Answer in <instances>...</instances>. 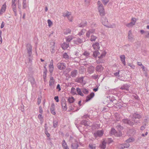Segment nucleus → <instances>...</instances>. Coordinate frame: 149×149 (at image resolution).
I'll use <instances>...</instances> for the list:
<instances>
[{"label":"nucleus","mask_w":149,"mask_h":149,"mask_svg":"<svg viewBox=\"0 0 149 149\" xmlns=\"http://www.w3.org/2000/svg\"><path fill=\"white\" fill-rule=\"evenodd\" d=\"M102 23L105 26L109 28H113L115 26V24L110 22L106 17H103L101 19Z\"/></svg>","instance_id":"f257e3e1"},{"label":"nucleus","mask_w":149,"mask_h":149,"mask_svg":"<svg viewBox=\"0 0 149 149\" xmlns=\"http://www.w3.org/2000/svg\"><path fill=\"white\" fill-rule=\"evenodd\" d=\"M107 53V52L104 50L101 51L100 52L97 50L93 52V56L95 57H97L99 59H102L105 56Z\"/></svg>","instance_id":"f03ea898"},{"label":"nucleus","mask_w":149,"mask_h":149,"mask_svg":"<svg viewBox=\"0 0 149 149\" xmlns=\"http://www.w3.org/2000/svg\"><path fill=\"white\" fill-rule=\"evenodd\" d=\"M97 4L98 5V10L100 15V16L104 15L105 14V10L103 5L100 1H98L97 2Z\"/></svg>","instance_id":"7ed1b4c3"},{"label":"nucleus","mask_w":149,"mask_h":149,"mask_svg":"<svg viewBox=\"0 0 149 149\" xmlns=\"http://www.w3.org/2000/svg\"><path fill=\"white\" fill-rule=\"evenodd\" d=\"M136 21V18L132 17L131 19V22L130 23L126 24L125 25L126 26L128 27H132L135 25Z\"/></svg>","instance_id":"20e7f679"},{"label":"nucleus","mask_w":149,"mask_h":149,"mask_svg":"<svg viewBox=\"0 0 149 149\" xmlns=\"http://www.w3.org/2000/svg\"><path fill=\"white\" fill-rule=\"evenodd\" d=\"M110 133L111 134L114 135L117 137H120L122 135V133L120 132H119L117 133L115 130L113 128H112L111 129Z\"/></svg>","instance_id":"39448f33"},{"label":"nucleus","mask_w":149,"mask_h":149,"mask_svg":"<svg viewBox=\"0 0 149 149\" xmlns=\"http://www.w3.org/2000/svg\"><path fill=\"white\" fill-rule=\"evenodd\" d=\"M103 134V131L102 130L97 131L94 133V135L96 137L98 136H101Z\"/></svg>","instance_id":"423d86ee"},{"label":"nucleus","mask_w":149,"mask_h":149,"mask_svg":"<svg viewBox=\"0 0 149 149\" xmlns=\"http://www.w3.org/2000/svg\"><path fill=\"white\" fill-rule=\"evenodd\" d=\"M6 8V3L2 5L0 10V15L5 12Z\"/></svg>","instance_id":"0eeeda50"},{"label":"nucleus","mask_w":149,"mask_h":149,"mask_svg":"<svg viewBox=\"0 0 149 149\" xmlns=\"http://www.w3.org/2000/svg\"><path fill=\"white\" fill-rule=\"evenodd\" d=\"M16 1V0H12V7L15 13H16L17 12L16 3H15Z\"/></svg>","instance_id":"6e6552de"},{"label":"nucleus","mask_w":149,"mask_h":149,"mask_svg":"<svg viewBox=\"0 0 149 149\" xmlns=\"http://www.w3.org/2000/svg\"><path fill=\"white\" fill-rule=\"evenodd\" d=\"M55 105L54 103L52 104L50 108V111L51 113L53 115H55L56 113L55 111Z\"/></svg>","instance_id":"1a4fd4ad"},{"label":"nucleus","mask_w":149,"mask_h":149,"mask_svg":"<svg viewBox=\"0 0 149 149\" xmlns=\"http://www.w3.org/2000/svg\"><path fill=\"white\" fill-rule=\"evenodd\" d=\"M57 67L58 69L62 70L65 68L66 65L63 63H59L57 64Z\"/></svg>","instance_id":"9d476101"},{"label":"nucleus","mask_w":149,"mask_h":149,"mask_svg":"<svg viewBox=\"0 0 149 149\" xmlns=\"http://www.w3.org/2000/svg\"><path fill=\"white\" fill-rule=\"evenodd\" d=\"M92 47L95 50L99 49L100 47L99 44L97 42L94 43L92 45Z\"/></svg>","instance_id":"9b49d317"},{"label":"nucleus","mask_w":149,"mask_h":149,"mask_svg":"<svg viewBox=\"0 0 149 149\" xmlns=\"http://www.w3.org/2000/svg\"><path fill=\"white\" fill-rule=\"evenodd\" d=\"M123 122L124 123H127L131 126H132L134 124V122L128 120L127 119H124L123 120Z\"/></svg>","instance_id":"f8f14e48"},{"label":"nucleus","mask_w":149,"mask_h":149,"mask_svg":"<svg viewBox=\"0 0 149 149\" xmlns=\"http://www.w3.org/2000/svg\"><path fill=\"white\" fill-rule=\"evenodd\" d=\"M27 52L28 55L30 56L32 54V46L30 45L27 46Z\"/></svg>","instance_id":"ddd939ff"},{"label":"nucleus","mask_w":149,"mask_h":149,"mask_svg":"<svg viewBox=\"0 0 149 149\" xmlns=\"http://www.w3.org/2000/svg\"><path fill=\"white\" fill-rule=\"evenodd\" d=\"M85 40L84 38H82L80 39V38H78L77 40H74V43L76 44H78L79 43H81L84 41H85Z\"/></svg>","instance_id":"4468645a"},{"label":"nucleus","mask_w":149,"mask_h":149,"mask_svg":"<svg viewBox=\"0 0 149 149\" xmlns=\"http://www.w3.org/2000/svg\"><path fill=\"white\" fill-rule=\"evenodd\" d=\"M130 86L127 84H124L120 88V89L122 90H126L128 91L129 90Z\"/></svg>","instance_id":"2eb2a0df"},{"label":"nucleus","mask_w":149,"mask_h":149,"mask_svg":"<svg viewBox=\"0 0 149 149\" xmlns=\"http://www.w3.org/2000/svg\"><path fill=\"white\" fill-rule=\"evenodd\" d=\"M120 58L123 64L124 65H125L126 63L125 61V56L124 55H122L120 56Z\"/></svg>","instance_id":"dca6fc26"},{"label":"nucleus","mask_w":149,"mask_h":149,"mask_svg":"<svg viewBox=\"0 0 149 149\" xmlns=\"http://www.w3.org/2000/svg\"><path fill=\"white\" fill-rule=\"evenodd\" d=\"M49 71L51 73H52L54 70V66H53V62L52 60L51 61L49 65Z\"/></svg>","instance_id":"f3484780"},{"label":"nucleus","mask_w":149,"mask_h":149,"mask_svg":"<svg viewBox=\"0 0 149 149\" xmlns=\"http://www.w3.org/2000/svg\"><path fill=\"white\" fill-rule=\"evenodd\" d=\"M95 31V29H90L86 33V36L89 38L90 37V35L91 34H92L94 33Z\"/></svg>","instance_id":"a211bd4d"},{"label":"nucleus","mask_w":149,"mask_h":149,"mask_svg":"<svg viewBox=\"0 0 149 149\" xmlns=\"http://www.w3.org/2000/svg\"><path fill=\"white\" fill-rule=\"evenodd\" d=\"M94 93H92L91 94L88 95L86 98V101L88 102L90 100L91 98H92L94 96Z\"/></svg>","instance_id":"6ab92c4d"},{"label":"nucleus","mask_w":149,"mask_h":149,"mask_svg":"<svg viewBox=\"0 0 149 149\" xmlns=\"http://www.w3.org/2000/svg\"><path fill=\"white\" fill-rule=\"evenodd\" d=\"M78 146V142L77 141H75L72 145V147L73 149H77Z\"/></svg>","instance_id":"aec40b11"},{"label":"nucleus","mask_w":149,"mask_h":149,"mask_svg":"<svg viewBox=\"0 0 149 149\" xmlns=\"http://www.w3.org/2000/svg\"><path fill=\"white\" fill-rule=\"evenodd\" d=\"M54 78L52 77H51L49 81V86H52L54 85Z\"/></svg>","instance_id":"412c9836"},{"label":"nucleus","mask_w":149,"mask_h":149,"mask_svg":"<svg viewBox=\"0 0 149 149\" xmlns=\"http://www.w3.org/2000/svg\"><path fill=\"white\" fill-rule=\"evenodd\" d=\"M130 144L129 143H125L121 144L120 146V148L121 149L128 148L130 146Z\"/></svg>","instance_id":"4be33fe9"},{"label":"nucleus","mask_w":149,"mask_h":149,"mask_svg":"<svg viewBox=\"0 0 149 149\" xmlns=\"http://www.w3.org/2000/svg\"><path fill=\"white\" fill-rule=\"evenodd\" d=\"M96 70L98 72H100L102 71L103 70V68L101 65H97L96 68Z\"/></svg>","instance_id":"5701e85b"},{"label":"nucleus","mask_w":149,"mask_h":149,"mask_svg":"<svg viewBox=\"0 0 149 149\" xmlns=\"http://www.w3.org/2000/svg\"><path fill=\"white\" fill-rule=\"evenodd\" d=\"M69 47V44L66 43H64L62 44L61 45L62 48L64 49H67V48Z\"/></svg>","instance_id":"b1692460"},{"label":"nucleus","mask_w":149,"mask_h":149,"mask_svg":"<svg viewBox=\"0 0 149 149\" xmlns=\"http://www.w3.org/2000/svg\"><path fill=\"white\" fill-rule=\"evenodd\" d=\"M128 39L130 40H132L133 38V36L132 35V31H130L128 33Z\"/></svg>","instance_id":"393cba45"},{"label":"nucleus","mask_w":149,"mask_h":149,"mask_svg":"<svg viewBox=\"0 0 149 149\" xmlns=\"http://www.w3.org/2000/svg\"><path fill=\"white\" fill-rule=\"evenodd\" d=\"M73 38V37L72 36H68L65 38V40L67 42H70Z\"/></svg>","instance_id":"a878e982"},{"label":"nucleus","mask_w":149,"mask_h":149,"mask_svg":"<svg viewBox=\"0 0 149 149\" xmlns=\"http://www.w3.org/2000/svg\"><path fill=\"white\" fill-rule=\"evenodd\" d=\"M71 14V13L68 11H65L63 13V16L64 17H68Z\"/></svg>","instance_id":"bb28decb"},{"label":"nucleus","mask_w":149,"mask_h":149,"mask_svg":"<svg viewBox=\"0 0 149 149\" xmlns=\"http://www.w3.org/2000/svg\"><path fill=\"white\" fill-rule=\"evenodd\" d=\"M97 37L94 35H92L91 36L90 40L91 41H95L97 39Z\"/></svg>","instance_id":"cd10ccee"},{"label":"nucleus","mask_w":149,"mask_h":149,"mask_svg":"<svg viewBox=\"0 0 149 149\" xmlns=\"http://www.w3.org/2000/svg\"><path fill=\"white\" fill-rule=\"evenodd\" d=\"M77 73V71L74 70L71 72V75L72 77H74L76 76Z\"/></svg>","instance_id":"c85d7f7f"},{"label":"nucleus","mask_w":149,"mask_h":149,"mask_svg":"<svg viewBox=\"0 0 149 149\" xmlns=\"http://www.w3.org/2000/svg\"><path fill=\"white\" fill-rule=\"evenodd\" d=\"M77 91L79 95L81 96H83L84 95L82 93L81 89L79 88H77Z\"/></svg>","instance_id":"c756f323"},{"label":"nucleus","mask_w":149,"mask_h":149,"mask_svg":"<svg viewBox=\"0 0 149 149\" xmlns=\"http://www.w3.org/2000/svg\"><path fill=\"white\" fill-rule=\"evenodd\" d=\"M75 100V99L73 97H69L68 99V101L70 103H73Z\"/></svg>","instance_id":"7c9ffc66"},{"label":"nucleus","mask_w":149,"mask_h":149,"mask_svg":"<svg viewBox=\"0 0 149 149\" xmlns=\"http://www.w3.org/2000/svg\"><path fill=\"white\" fill-rule=\"evenodd\" d=\"M106 142L103 141L101 146V147L102 149H104L106 148Z\"/></svg>","instance_id":"2f4dec72"},{"label":"nucleus","mask_w":149,"mask_h":149,"mask_svg":"<svg viewBox=\"0 0 149 149\" xmlns=\"http://www.w3.org/2000/svg\"><path fill=\"white\" fill-rule=\"evenodd\" d=\"M86 22H81V24H79V27H83L86 26Z\"/></svg>","instance_id":"473e14b6"},{"label":"nucleus","mask_w":149,"mask_h":149,"mask_svg":"<svg viewBox=\"0 0 149 149\" xmlns=\"http://www.w3.org/2000/svg\"><path fill=\"white\" fill-rule=\"evenodd\" d=\"M71 94L74 95L76 94V91H75V88L73 87H72L71 88Z\"/></svg>","instance_id":"72a5a7b5"},{"label":"nucleus","mask_w":149,"mask_h":149,"mask_svg":"<svg viewBox=\"0 0 149 149\" xmlns=\"http://www.w3.org/2000/svg\"><path fill=\"white\" fill-rule=\"evenodd\" d=\"M83 124L86 126H89L90 125V123L88 121H84L82 122Z\"/></svg>","instance_id":"f704fd0d"},{"label":"nucleus","mask_w":149,"mask_h":149,"mask_svg":"<svg viewBox=\"0 0 149 149\" xmlns=\"http://www.w3.org/2000/svg\"><path fill=\"white\" fill-rule=\"evenodd\" d=\"M47 22L48 24V26L49 27H50L53 25V22L50 19H48Z\"/></svg>","instance_id":"c9c22d12"},{"label":"nucleus","mask_w":149,"mask_h":149,"mask_svg":"<svg viewBox=\"0 0 149 149\" xmlns=\"http://www.w3.org/2000/svg\"><path fill=\"white\" fill-rule=\"evenodd\" d=\"M86 32V30L85 29H82L79 33L78 34L79 36L83 35Z\"/></svg>","instance_id":"e433bc0d"},{"label":"nucleus","mask_w":149,"mask_h":149,"mask_svg":"<svg viewBox=\"0 0 149 149\" xmlns=\"http://www.w3.org/2000/svg\"><path fill=\"white\" fill-rule=\"evenodd\" d=\"M133 117L135 118H141V116L139 114H134Z\"/></svg>","instance_id":"4c0bfd02"},{"label":"nucleus","mask_w":149,"mask_h":149,"mask_svg":"<svg viewBox=\"0 0 149 149\" xmlns=\"http://www.w3.org/2000/svg\"><path fill=\"white\" fill-rule=\"evenodd\" d=\"M134 141V138H131L127 140H126V142L127 143H130L133 142Z\"/></svg>","instance_id":"58836bf2"},{"label":"nucleus","mask_w":149,"mask_h":149,"mask_svg":"<svg viewBox=\"0 0 149 149\" xmlns=\"http://www.w3.org/2000/svg\"><path fill=\"white\" fill-rule=\"evenodd\" d=\"M63 57L65 58L66 59H68L69 58V56L67 54V53H64L63 55Z\"/></svg>","instance_id":"ea45409f"},{"label":"nucleus","mask_w":149,"mask_h":149,"mask_svg":"<svg viewBox=\"0 0 149 149\" xmlns=\"http://www.w3.org/2000/svg\"><path fill=\"white\" fill-rule=\"evenodd\" d=\"M89 147L91 149H95V144H90Z\"/></svg>","instance_id":"a19ab883"},{"label":"nucleus","mask_w":149,"mask_h":149,"mask_svg":"<svg viewBox=\"0 0 149 149\" xmlns=\"http://www.w3.org/2000/svg\"><path fill=\"white\" fill-rule=\"evenodd\" d=\"M62 146L63 148L67 146V144L65 140H63L62 142Z\"/></svg>","instance_id":"79ce46f5"},{"label":"nucleus","mask_w":149,"mask_h":149,"mask_svg":"<svg viewBox=\"0 0 149 149\" xmlns=\"http://www.w3.org/2000/svg\"><path fill=\"white\" fill-rule=\"evenodd\" d=\"M71 32V30L69 29H66L65 31L64 32V33L65 34H67L68 33H70Z\"/></svg>","instance_id":"37998d69"},{"label":"nucleus","mask_w":149,"mask_h":149,"mask_svg":"<svg viewBox=\"0 0 149 149\" xmlns=\"http://www.w3.org/2000/svg\"><path fill=\"white\" fill-rule=\"evenodd\" d=\"M68 20L70 22H72L73 19V17L71 14L68 17Z\"/></svg>","instance_id":"c03bdc74"},{"label":"nucleus","mask_w":149,"mask_h":149,"mask_svg":"<svg viewBox=\"0 0 149 149\" xmlns=\"http://www.w3.org/2000/svg\"><path fill=\"white\" fill-rule=\"evenodd\" d=\"M103 4L106 5L109 2V0H101Z\"/></svg>","instance_id":"a18cd8bd"},{"label":"nucleus","mask_w":149,"mask_h":149,"mask_svg":"<svg viewBox=\"0 0 149 149\" xmlns=\"http://www.w3.org/2000/svg\"><path fill=\"white\" fill-rule=\"evenodd\" d=\"M43 117V116L41 114H39L38 116V118L40 120H42Z\"/></svg>","instance_id":"49530a36"},{"label":"nucleus","mask_w":149,"mask_h":149,"mask_svg":"<svg viewBox=\"0 0 149 149\" xmlns=\"http://www.w3.org/2000/svg\"><path fill=\"white\" fill-rule=\"evenodd\" d=\"M82 90L83 93L86 94L88 92V90L87 89L85 88H84L82 89Z\"/></svg>","instance_id":"de8ad7c7"},{"label":"nucleus","mask_w":149,"mask_h":149,"mask_svg":"<svg viewBox=\"0 0 149 149\" xmlns=\"http://www.w3.org/2000/svg\"><path fill=\"white\" fill-rule=\"evenodd\" d=\"M39 112L40 113H42L43 112V111L42 109V107L41 106H40L39 107Z\"/></svg>","instance_id":"09e8293b"},{"label":"nucleus","mask_w":149,"mask_h":149,"mask_svg":"<svg viewBox=\"0 0 149 149\" xmlns=\"http://www.w3.org/2000/svg\"><path fill=\"white\" fill-rule=\"evenodd\" d=\"M26 0H23V7L24 8L26 7Z\"/></svg>","instance_id":"8fccbe9b"},{"label":"nucleus","mask_w":149,"mask_h":149,"mask_svg":"<svg viewBox=\"0 0 149 149\" xmlns=\"http://www.w3.org/2000/svg\"><path fill=\"white\" fill-rule=\"evenodd\" d=\"M62 108L64 109H66V105L65 103H62Z\"/></svg>","instance_id":"3c124183"},{"label":"nucleus","mask_w":149,"mask_h":149,"mask_svg":"<svg viewBox=\"0 0 149 149\" xmlns=\"http://www.w3.org/2000/svg\"><path fill=\"white\" fill-rule=\"evenodd\" d=\"M41 102V98L40 97L38 98V99L37 103L39 105Z\"/></svg>","instance_id":"603ef678"},{"label":"nucleus","mask_w":149,"mask_h":149,"mask_svg":"<svg viewBox=\"0 0 149 149\" xmlns=\"http://www.w3.org/2000/svg\"><path fill=\"white\" fill-rule=\"evenodd\" d=\"M56 89H58V91H60L61 90V88L60 87V85L59 84H58L57 86Z\"/></svg>","instance_id":"864d4df0"},{"label":"nucleus","mask_w":149,"mask_h":149,"mask_svg":"<svg viewBox=\"0 0 149 149\" xmlns=\"http://www.w3.org/2000/svg\"><path fill=\"white\" fill-rule=\"evenodd\" d=\"M54 99L57 102H59L58 97V96H55L54 97Z\"/></svg>","instance_id":"5fc2aeb1"},{"label":"nucleus","mask_w":149,"mask_h":149,"mask_svg":"<svg viewBox=\"0 0 149 149\" xmlns=\"http://www.w3.org/2000/svg\"><path fill=\"white\" fill-rule=\"evenodd\" d=\"M4 25H5V23H4V22H2L1 23V28H3L4 27Z\"/></svg>","instance_id":"6e6d98bb"},{"label":"nucleus","mask_w":149,"mask_h":149,"mask_svg":"<svg viewBox=\"0 0 149 149\" xmlns=\"http://www.w3.org/2000/svg\"><path fill=\"white\" fill-rule=\"evenodd\" d=\"M89 53L87 52H85L84 54L83 55L85 56H88L89 55Z\"/></svg>","instance_id":"4d7b16f0"},{"label":"nucleus","mask_w":149,"mask_h":149,"mask_svg":"<svg viewBox=\"0 0 149 149\" xmlns=\"http://www.w3.org/2000/svg\"><path fill=\"white\" fill-rule=\"evenodd\" d=\"M44 73L45 74V75H43V77L44 78V79H46V73L45 72H44Z\"/></svg>","instance_id":"13d9d810"},{"label":"nucleus","mask_w":149,"mask_h":149,"mask_svg":"<svg viewBox=\"0 0 149 149\" xmlns=\"http://www.w3.org/2000/svg\"><path fill=\"white\" fill-rule=\"evenodd\" d=\"M45 133L46 134L47 136V137H49V136H50V134L49 133H48L47 132H45Z\"/></svg>","instance_id":"bf43d9fd"},{"label":"nucleus","mask_w":149,"mask_h":149,"mask_svg":"<svg viewBox=\"0 0 149 149\" xmlns=\"http://www.w3.org/2000/svg\"><path fill=\"white\" fill-rule=\"evenodd\" d=\"M137 64L139 66L142 65V64L141 62H137Z\"/></svg>","instance_id":"052dcab7"},{"label":"nucleus","mask_w":149,"mask_h":149,"mask_svg":"<svg viewBox=\"0 0 149 149\" xmlns=\"http://www.w3.org/2000/svg\"><path fill=\"white\" fill-rule=\"evenodd\" d=\"M119 71H118V72H116L114 73V74L116 76H117L119 74Z\"/></svg>","instance_id":"680f3d73"},{"label":"nucleus","mask_w":149,"mask_h":149,"mask_svg":"<svg viewBox=\"0 0 149 149\" xmlns=\"http://www.w3.org/2000/svg\"><path fill=\"white\" fill-rule=\"evenodd\" d=\"M57 125V123H54V126L55 127H56Z\"/></svg>","instance_id":"e2e57ef3"},{"label":"nucleus","mask_w":149,"mask_h":149,"mask_svg":"<svg viewBox=\"0 0 149 149\" xmlns=\"http://www.w3.org/2000/svg\"><path fill=\"white\" fill-rule=\"evenodd\" d=\"M142 65V69L144 71H145V67L143 65Z\"/></svg>","instance_id":"0e129e2a"},{"label":"nucleus","mask_w":149,"mask_h":149,"mask_svg":"<svg viewBox=\"0 0 149 149\" xmlns=\"http://www.w3.org/2000/svg\"><path fill=\"white\" fill-rule=\"evenodd\" d=\"M98 90V88H94L93 89V91H95V92H96V91H97Z\"/></svg>","instance_id":"69168bd1"},{"label":"nucleus","mask_w":149,"mask_h":149,"mask_svg":"<svg viewBox=\"0 0 149 149\" xmlns=\"http://www.w3.org/2000/svg\"><path fill=\"white\" fill-rule=\"evenodd\" d=\"M140 32L142 34L143 33L145 32L143 30H141Z\"/></svg>","instance_id":"338daca9"},{"label":"nucleus","mask_w":149,"mask_h":149,"mask_svg":"<svg viewBox=\"0 0 149 149\" xmlns=\"http://www.w3.org/2000/svg\"><path fill=\"white\" fill-rule=\"evenodd\" d=\"M63 148L64 149H69L68 147V146H66L65 147H64Z\"/></svg>","instance_id":"774afa93"}]
</instances>
